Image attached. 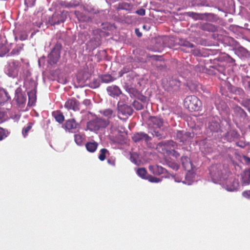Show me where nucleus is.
I'll list each match as a JSON object with an SVG mask.
<instances>
[{
	"label": "nucleus",
	"instance_id": "obj_1",
	"mask_svg": "<svg viewBox=\"0 0 250 250\" xmlns=\"http://www.w3.org/2000/svg\"><path fill=\"white\" fill-rule=\"evenodd\" d=\"M209 174L214 183L220 182L224 188L229 191H236L239 187L238 180L234 177H230L228 178L226 170L224 169L220 164L212 166L209 169Z\"/></svg>",
	"mask_w": 250,
	"mask_h": 250
},
{
	"label": "nucleus",
	"instance_id": "obj_2",
	"mask_svg": "<svg viewBox=\"0 0 250 250\" xmlns=\"http://www.w3.org/2000/svg\"><path fill=\"white\" fill-rule=\"evenodd\" d=\"M24 85L27 90L28 96V104L32 106L34 104L37 100V83L34 80L26 81Z\"/></svg>",
	"mask_w": 250,
	"mask_h": 250
},
{
	"label": "nucleus",
	"instance_id": "obj_3",
	"mask_svg": "<svg viewBox=\"0 0 250 250\" xmlns=\"http://www.w3.org/2000/svg\"><path fill=\"white\" fill-rule=\"evenodd\" d=\"M21 62L17 60H12L9 61L4 67V72L9 77L14 78L18 75Z\"/></svg>",
	"mask_w": 250,
	"mask_h": 250
},
{
	"label": "nucleus",
	"instance_id": "obj_4",
	"mask_svg": "<svg viewBox=\"0 0 250 250\" xmlns=\"http://www.w3.org/2000/svg\"><path fill=\"white\" fill-rule=\"evenodd\" d=\"M201 105V101L194 95L188 96L184 100V106L190 111L199 110Z\"/></svg>",
	"mask_w": 250,
	"mask_h": 250
},
{
	"label": "nucleus",
	"instance_id": "obj_5",
	"mask_svg": "<svg viewBox=\"0 0 250 250\" xmlns=\"http://www.w3.org/2000/svg\"><path fill=\"white\" fill-rule=\"evenodd\" d=\"M110 124V121L106 120L102 117H96L95 119L90 121L88 123V125L91 127V129L95 131H99L104 129Z\"/></svg>",
	"mask_w": 250,
	"mask_h": 250
},
{
	"label": "nucleus",
	"instance_id": "obj_6",
	"mask_svg": "<svg viewBox=\"0 0 250 250\" xmlns=\"http://www.w3.org/2000/svg\"><path fill=\"white\" fill-rule=\"evenodd\" d=\"M62 48V44L60 42H57L52 47L50 53L48 55V62L49 64H55L58 62L60 58Z\"/></svg>",
	"mask_w": 250,
	"mask_h": 250
},
{
	"label": "nucleus",
	"instance_id": "obj_7",
	"mask_svg": "<svg viewBox=\"0 0 250 250\" xmlns=\"http://www.w3.org/2000/svg\"><path fill=\"white\" fill-rule=\"evenodd\" d=\"M149 129L159 128L165 127H168L167 122H164V120L159 117H150L148 120Z\"/></svg>",
	"mask_w": 250,
	"mask_h": 250
},
{
	"label": "nucleus",
	"instance_id": "obj_8",
	"mask_svg": "<svg viewBox=\"0 0 250 250\" xmlns=\"http://www.w3.org/2000/svg\"><path fill=\"white\" fill-rule=\"evenodd\" d=\"M181 82L176 78H169L165 84V88L168 92H172L179 90Z\"/></svg>",
	"mask_w": 250,
	"mask_h": 250
},
{
	"label": "nucleus",
	"instance_id": "obj_9",
	"mask_svg": "<svg viewBox=\"0 0 250 250\" xmlns=\"http://www.w3.org/2000/svg\"><path fill=\"white\" fill-rule=\"evenodd\" d=\"M67 12L62 11L61 13H54L49 18L48 22L51 25H55L63 23L66 19Z\"/></svg>",
	"mask_w": 250,
	"mask_h": 250
},
{
	"label": "nucleus",
	"instance_id": "obj_10",
	"mask_svg": "<svg viewBox=\"0 0 250 250\" xmlns=\"http://www.w3.org/2000/svg\"><path fill=\"white\" fill-rule=\"evenodd\" d=\"M208 133L218 132L220 130V125L217 118H212L208 121L206 127Z\"/></svg>",
	"mask_w": 250,
	"mask_h": 250
},
{
	"label": "nucleus",
	"instance_id": "obj_11",
	"mask_svg": "<svg viewBox=\"0 0 250 250\" xmlns=\"http://www.w3.org/2000/svg\"><path fill=\"white\" fill-rule=\"evenodd\" d=\"M167 127L149 129V132L158 139H164L167 137Z\"/></svg>",
	"mask_w": 250,
	"mask_h": 250
},
{
	"label": "nucleus",
	"instance_id": "obj_12",
	"mask_svg": "<svg viewBox=\"0 0 250 250\" xmlns=\"http://www.w3.org/2000/svg\"><path fill=\"white\" fill-rule=\"evenodd\" d=\"M240 137L238 131L233 129H230L225 134L223 135V139L229 142L235 141Z\"/></svg>",
	"mask_w": 250,
	"mask_h": 250
},
{
	"label": "nucleus",
	"instance_id": "obj_13",
	"mask_svg": "<svg viewBox=\"0 0 250 250\" xmlns=\"http://www.w3.org/2000/svg\"><path fill=\"white\" fill-rule=\"evenodd\" d=\"M117 105L119 111L123 115L130 116L132 115L133 109L130 105L124 104L122 101H119Z\"/></svg>",
	"mask_w": 250,
	"mask_h": 250
},
{
	"label": "nucleus",
	"instance_id": "obj_14",
	"mask_svg": "<svg viewBox=\"0 0 250 250\" xmlns=\"http://www.w3.org/2000/svg\"><path fill=\"white\" fill-rule=\"evenodd\" d=\"M14 100L19 105H23L25 103L26 101V94L22 92L21 87H18L16 89Z\"/></svg>",
	"mask_w": 250,
	"mask_h": 250
},
{
	"label": "nucleus",
	"instance_id": "obj_15",
	"mask_svg": "<svg viewBox=\"0 0 250 250\" xmlns=\"http://www.w3.org/2000/svg\"><path fill=\"white\" fill-rule=\"evenodd\" d=\"M132 139L134 142H139L141 141H144L146 143L150 142L152 138L148 136L146 133L143 132H140L134 134Z\"/></svg>",
	"mask_w": 250,
	"mask_h": 250
},
{
	"label": "nucleus",
	"instance_id": "obj_16",
	"mask_svg": "<svg viewBox=\"0 0 250 250\" xmlns=\"http://www.w3.org/2000/svg\"><path fill=\"white\" fill-rule=\"evenodd\" d=\"M108 94L114 98H117L122 94V91L120 88L116 85H112L106 88Z\"/></svg>",
	"mask_w": 250,
	"mask_h": 250
},
{
	"label": "nucleus",
	"instance_id": "obj_17",
	"mask_svg": "<svg viewBox=\"0 0 250 250\" xmlns=\"http://www.w3.org/2000/svg\"><path fill=\"white\" fill-rule=\"evenodd\" d=\"M64 107L68 110L72 109L74 111L80 110L79 102L73 98L68 99L64 104Z\"/></svg>",
	"mask_w": 250,
	"mask_h": 250
},
{
	"label": "nucleus",
	"instance_id": "obj_18",
	"mask_svg": "<svg viewBox=\"0 0 250 250\" xmlns=\"http://www.w3.org/2000/svg\"><path fill=\"white\" fill-rule=\"evenodd\" d=\"M234 50L235 54L242 59H245L250 57V53L239 44Z\"/></svg>",
	"mask_w": 250,
	"mask_h": 250
},
{
	"label": "nucleus",
	"instance_id": "obj_19",
	"mask_svg": "<svg viewBox=\"0 0 250 250\" xmlns=\"http://www.w3.org/2000/svg\"><path fill=\"white\" fill-rule=\"evenodd\" d=\"M100 112L103 116L106 118V120L109 121L116 116V111L110 108L100 110Z\"/></svg>",
	"mask_w": 250,
	"mask_h": 250
},
{
	"label": "nucleus",
	"instance_id": "obj_20",
	"mask_svg": "<svg viewBox=\"0 0 250 250\" xmlns=\"http://www.w3.org/2000/svg\"><path fill=\"white\" fill-rule=\"evenodd\" d=\"M190 135L191 134L189 132L177 130L176 132V138L180 142L184 143L190 138Z\"/></svg>",
	"mask_w": 250,
	"mask_h": 250
},
{
	"label": "nucleus",
	"instance_id": "obj_21",
	"mask_svg": "<svg viewBox=\"0 0 250 250\" xmlns=\"http://www.w3.org/2000/svg\"><path fill=\"white\" fill-rule=\"evenodd\" d=\"M78 124L74 119H70L67 120L64 124V127L69 132H73V130L77 127Z\"/></svg>",
	"mask_w": 250,
	"mask_h": 250
},
{
	"label": "nucleus",
	"instance_id": "obj_22",
	"mask_svg": "<svg viewBox=\"0 0 250 250\" xmlns=\"http://www.w3.org/2000/svg\"><path fill=\"white\" fill-rule=\"evenodd\" d=\"M223 42L226 45L232 47L233 50H234L239 45V43L237 41L230 37H225L223 39Z\"/></svg>",
	"mask_w": 250,
	"mask_h": 250
},
{
	"label": "nucleus",
	"instance_id": "obj_23",
	"mask_svg": "<svg viewBox=\"0 0 250 250\" xmlns=\"http://www.w3.org/2000/svg\"><path fill=\"white\" fill-rule=\"evenodd\" d=\"M149 169L153 174L157 175L165 173L166 172V169L158 165L150 166Z\"/></svg>",
	"mask_w": 250,
	"mask_h": 250
},
{
	"label": "nucleus",
	"instance_id": "obj_24",
	"mask_svg": "<svg viewBox=\"0 0 250 250\" xmlns=\"http://www.w3.org/2000/svg\"><path fill=\"white\" fill-rule=\"evenodd\" d=\"M75 14L78 20L81 22H89L92 21L90 17L86 15L83 13L75 11Z\"/></svg>",
	"mask_w": 250,
	"mask_h": 250
},
{
	"label": "nucleus",
	"instance_id": "obj_25",
	"mask_svg": "<svg viewBox=\"0 0 250 250\" xmlns=\"http://www.w3.org/2000/svg\"><path fill=\"white\" fill-rule=\"evenodd\" d=\"M157 146L160 147L164 146L165 148H166L167 147H172L174 148L177 146V144L172 140H168L162 141L159 143Z\"/></svg>",
	"mask_w": 250,
	"mask_h": 250
},
{
	"label": "nucleus",
	"instance_id": "obj_26",
	"mask_svg": "<svg viewBox=\"0 0 250 250\" xmlns=\"http://www.w3.org/2000/svg\"><path fill=\"white\" fill-rule=\"evenodd\" d=\"M181 162L183 167L185 170L189 171L191 168V163L188 157H182Z\"/></svg>",
	"mask_w": 250,
	"mask_h": 250
},
{
	"label": "nucleus",
	"instance_id": "obj_27",
	"mask_svg": "<svg viewBox=\"0 0 250 250\" xmlns=\"http://www.w3.org/2000/svg\"><path fill=\"white\" fill-rule=\"evenodd\" d=\"M85 138V136L83 134L78 133L74 135L75 142L79 146H83V141Z\"/></svg>",
	"mask_w": 250,
	"mask_h": 250
},
{
	"label": "nucleus",
	"instance_id": "obj_28",
	"mask_svg": "<svg viewBox=\"0 0 250 250\" xmlns=\"http://www.w3.org/2000/svg\"><path fill=\"white\" fill-rule=\"evenodd\" d=\"M242 181L245 185L250 184V168L246 169L242 174Z\"/></svg>",
	"mask_w": 250,
	"mask_h": 250
},
{
	"label": "nucleus",
	"instance_id": "obj_29",
	"mask_svg": "<svg viewBox=\"0 0 250 250\" xmlns=\"http://www.w3.org/2000/svg\"><path fill=\"white\" fill-rule=\"evenodd\" d=\"M11 100L9 93L3 90L0 92V104H2Z\"/></svg>",
	"mask_w": 250,
	"mask_h": 250
},
{
	"label": "nucleus",
	"instance_id": "obj_30",
	"mask_svg": "<svg viewBox=\"0 0 250 250\" xmlns=\"http://www.w3.org/2000/svg\"><path fill=\"white\" fill-rule=\"evenodd\" d=\"M86 150L90 152H94L97 149L98 144L96 142H87L85 144Z\"/></svg>",
	"mask_w": 250,
	"mask_h": 250
},
{
	"label": "nucleus",
	"instance_id": "obj_31",
	"mask_svg": "<svg viewBox=\"0 0 250 250\" xmlns=\"http://www.w3.org/2000/svg\"><path fill=\"white\" fill-rule=\"evenodd\" d=\"M52 116L55 118L56 122L60 124L62 123L64 121V117L62 113H61L60 111H57L53 112Z\"/></svg>",
	"mask_w": 250,
	"mask_h": 250
},
{
	"label": "nucleus",
	"instance_id": "obj_32",
	"mask_svg": "<svg viewBox=\"0 0 250 250\" xmlns=\"http://www.w3.org/2000/svg\"><path fill=\"white\" fill-rule=\"evenodd\" d=\"M202 29L205 31L213 32L216 31L217 28L212 24L206 23L202 25Z\"/></svg>",
	"mask_w": 250,
	"mask_h": 250
},
{
	"label": "nucleus",
	"instance_id": "obj_33",
	"mask_svg": "<svg viewBox=\"0 0 250 250\" xmlns=\"http://www.w3.org/2000/svg\"><path fill=\"white\" fill-rule=\"evenodd\" d=\"M109 125H110L109 130L110 133L114 134L118 130L119 126L118 121H110V124Z\"/></svg>",
	"mask_w": 250,
	"mask_h": 250
},
{
	"label": "nucleus",
	"instance_id": "obj_34",
	"mask_svg": "<svg viewBox=\"0 0 250 250\" xmlns=\"http://www.w3.org/2000/svg\"><path fill=\"white\" fill-rule=\"evenodd\" d=\"M33 123L28 122L26 126H25L22 130V135L24 138H25L28 135L29 131L32 128Z\"/></svg>",
	"mask_w": 250,
	"mask_h": 250
},
{
	"label": "nucleus",
	"instance_id": "obj_35",
	"mask_svg": "<svg viewBox=\"0 0 250 250\" xmlns=\"http://www.w3.org/2000/svg\"><path fill=\"white\" fill-rule=\"evenodd\" d=\"M235 111L237 115L240 116L242 119H245L247 116L246 112L240 107H236Z\"/></svg>",
	"mask_w": 250,
	"mask_h": 250
},
{
	"label": "nucleus",
	"instance_id": "obj_36",
	"mask_svg": "<svg viewBox=\"0 0 250 250\" xmlns=\"http://www.w3.org/2000/svg\"><path fill=\"white\" fill-rule=\"evenodd\" d=\"M115 78L110 75H104L101 77V81L104 83H109L113 82Z\"/></svg>",
	"mask_w": 250,
	"mask_h": 250
},
{
	"label": "nucleus",
	"instance_id": "obj_37",
	"mask_svg": "<svg viewBox=\"0 0 250 250\" xmlns=\"http://www.w3.org/2000/svg\"><path fill=\"white\" fill-rule=\"evenodd\" d=\"M207 14H200L194 12H189L188 15L189 17H192L193 19L197 20H202L204 18V15Z\"/></svg>",
	"mask_w": 250,
	"mask_h": 250
},
{
	"label": "nucleus",
	"instance_id": "obj_38",
	"mask_svg": "<svg viewBox=\"0 0 250 250\" xmlns=\"http://www.w3.org/2000/svg\"><path fill=\"white\" fill-rule=\"evenodd\" d=\"M137 174L142 178L146 179L148 176L146 175L147 172L145 168H139L137 170Z\"/></svg>",
	"mask_w": 250,
	"mask_h": 250
},
{
	"label": "nucleus",
	"instance_id": "obj_39",
	"mask_svg": "<svg viewBox=\"0 0 250 250\" xmlns=\"http://www.w3.org/2000/svg\"><path fill=\"white\" fill-rule=\"evenodd\" d=\"M131 6L130 4L126 2H122L119 4L118 9L120 10H130Z\"/></svg>",
	"mask_w": 250,
	"mask_h": 250
},
{
	"label": "nucleus",
	"instance_id": "obj_40",
	"mask_svg": "<svg viewBox=\"0 0 250 250\" xmlns=\"http://www.w3.org/2000/svg\"><path fill=\"white\" fill-rule=\"evenodd\" d=\"M23 44H19L17 45L10 53L11 55H18L20 51L22 49Z\"/></svg>",
	"mask_w": 250,
	"mask_h": 250
},
{
	"label": "nucleus",
	"instance_id": "obj_41",
	"mask_svg": "<svg viewBox=\"0 0 250 250\" xmlns=\"http://www.w3.org/2000/svg\"><path fill=\"white\" fill-rule=\"evenodd\" d=\"M100 85V82L99 79H94L89 83V85L91 88H98Z\"/></svg>",
	"mask_w": 250,
	"mask_h": 250
},
{
	"label": "nucleus",
	"instance_id": "obj_42",
	"mask_svg": "<svg viewBox=\"0 0 250 250\" xmlns=\"http://www.w3.org/2000/svg\"><path fill=\"white\" fill-rule=\"evenodd\" d=\"M108 152V150L106 148L101 149L100 151L99 159L102 161L104 160L106 158V154Z\"/></svg>",
	"mask_w": 250,
	"mask_h": 250
},
{
	"label": "nucleus",
	"instance_id": "obj_43",
	"mask_svg": "<svg viewBox=\"0 0 250 250\" xmlns=\"http://www.w3.org/2000/svg\"><path fill=\"white\" fill-rule=\"evenodd\" d=\"M8 118L6 112L0 110V124L6 121Z\"/></svg>",
	"mask_w": 250,
	"mask_h": 250
},
{
	"label": "nucleus",
	"instance_id": "obj_44",
	"mask_svg": "<svg viewBox=\"0 0 250 250\" xmlns=\"http://www.w3.org/2000/svg\"><path fill=\"white\" fill-rule=\"evenodd\" d=\"M8 134L9 132L7 130L0 127V141H1L7 137Z\"/></svg>",
	"mask_w": 250,
	"mask_h": 250
},
{
	"label": "nucleus",
	"instance_id": "obj_45",
	"mask_svg": "<svg viewBox=\"0 0 250 250\" xmlns=\"http://www.w3.org/2000/svg\"><path fill=\"white\" fill-rule=\"evenodd\" d=\"M7 52L6 46L2 43H0V57L4 56Z\"/></svg>",
	"mask_w": 250,
	"mask_h": 250
},
{
	"label": "nucleus",
	"instance_id": "obj_46",
	"mask_svg": "<svg viewBox=\"0 0 250 250\" xmlns=\"http://www.w3.org/2000/svg\"><path fill=\"white\" fill-rule=\"evenodd\" d=\"M133 106L136 110H141L144 107L142 104L138 101H134L133 103Z\"/></svg>",
	"mask_w": 250,
	"mask_h": 250
},
{
	"label": "nucleus",
	"instance_id": "obj_47",
	"mask_svg": "<svg viewBox=\"0 0 250 250\" xmlns=\"http://www.w3.org/2000/svg\"><path fill=\"white\" fill-rule=\"evenodd\" d=\"M146 179L152 183H159L161 181V179L156 178L151 175H148Z\"/></svg>",
	"mask_w": 250,
	"mask_h": 250
},
{
	"label": "nucleus",
	"instance_id": "obj_48",
	"mask_svg": "<svg viewBox=\"0 0 250 250\" xmlns=\"http://www.w3.org/2000/svg\"><path fill=\"white\" fill-rule=\"evenodd\" d=\"M193 182V180L192 178H189L188 177V175H187L185 177V180L182 182L185 184H187L188 185H190L192 184V182Z\"/></svg>",
	"mask_w": 250,
	"mask_h": 250
},
{
	"label": "nucleus",
	"instance_id": "obj_49",
	"mask_svg": "<svg viewBox=\"0 0 250 250\" xmlns=\"http://www.w3.org/2000/svg\"><path fill=\"white\" fill-rule=\"evenodd\" d=\"M242 194L244 197L250 200V190L244 191Z\"/></svg>",
	"mask_w": 250,
	"mask_h": 250
},
{
	"label": "nucleus",
	"instance_id": "obj_50",
	"mask_svg": "<svg viewBox=\"0 0 250 250\" xmlns=\"http://www.w3.org/2000/svg\"><path fill=\"white\" fill-rule=\"evenodd\" d=\"M224 58H225L226 61L229 63H233L235 62V60L228 54H226L224 56Z\"/></svg>",
	"mask_w": 250,
	"mask_h": 250
},
{
	"label": "nucleus",
	"instance_id": "obj_51",
	"mask_svg": "<svg viewBox=\"0 0 250 250\" xmlns=\"http://www.w3.org/2000/svg\"><path fill=\"white\" fill-rule=\"evenodd\" d=\"M120 97V100L119 101H122L123 102H124V104H126V102L128 100V98L126 96H125L124 94H122L119 96Z\"/></svg>",
	"mask_w": 250,
	"mask_h": 250
},
{
	"label": "nucleus",
	"instance_id": "obj_52",
	"mask_svg": "<svg viewBox=\"0 0 250 250\" xmlns=\"http://www.w3.org/2000/svg\"><path fill=\"white\" fill-rule=\"evenodd\" d=\"M192 53L194 56H199L202 55L201 53L200 52V50L198 49H194L192 50Z\"/></svg>",
	"mask_w": 250,
	"mask_h": 250
},
{
	"label": "nucleus",
	"instance_id": "obj_53",
	"mask_svg": "<svg viewBox=\"0 0 250 250\" xmlns=\"http://www.w3.org/2000/svg\"><path fill=\"white\" fill-rule=\"evenodd\" d=\"M136 13L140 16H144L146 14L145 10L143 8H140L136 11Z\"/></svg>",
	"mask_w": 250,
	"mask_h": 250
},
{
	"label": "nucleus",
	"instance_id": "obj_54",
	"mask_svg": "<svg viewBox=\"0 0 250 250\" xmlns=\"http://www.w3.org/2000/svg\"><path fill=\"white\" fill-rule=\"evenodd\" d=\"M183 45L189 48H193L194 45L193 43H191L188 41H186L183 43Z\"/></svg>",
	"mask_w": 250,
	"mask_h": 250
},
{
	"label": "nucleus",
	"instance_id": "obj_55",
	"mask_svg": "<svg viewBox=\"0 0 250 250\" xmlns=\"http://www.w3.org/2000/svg\"><path fill=\"white\" fill-rule=\"evenodd\" d=\"M170 153L173 156L175 157H178L180 156V154L179 153L177 152L176 151H175L174 149H172L170 151Z\"/></svg>",
	"mask_w": 250,
	"mask_h": 250
},
{
	"label": "nucleus",
	"instance_id": "obj_56",
	"mask_svg": "<svg viewBox=\"0 0 250 250\" xmlns=\"http://www.w3.org/2000/svg\"><path fill=\"white\" fill-rule=\"evenodd\" d=\"M236 145L237 146H238L241 147H244L245 146V144L243 142H238L236 143Z\"/></svg>",
	"mask_w": 250,
	"mask_h": 250
},
{
	"label": "nucleus",
	"instance_id": "obj_57",
	"mask_svg": "<svg viewBox=\"0 0 250 250\" xmlns=\"http://www.w3.org/2000/svg\"><path fill=\"white\" fill-rule=\"evenodd\" d=\"M130 160L132 163H134L135 164L138 165L137 160L134 157V156H130Z\"/></svg>",
	"mask_w": 250,
	"mask_h": 250
},
{
	"label": "nucleus",
	"instance_id": "obj_58",
	"mask_svg": "<svg viewBox=\"0 0 250 250\" xmlns=\"http://www.w3.org/2000/svg\"><path fill=\"white\" fill-rule=\"evenodd\" d=\"M83 104H85V105H89L91 104V101L90 100L88 99H85L83 101Z\"/></svg>",
	"mask_w": 250,
	"mask_h": 250
},
{
	"label": "nucleus",
	"instance_id": "obj_59",
	"mask_svg": "<svg viewBox=\"0 0 250 250\" xmlns=\"http://www.w3.org/2000/svg\"><path fill=\"white\" fill-rule=\"evenodd\" d=\"M135 33L136 34V35L138 37H140L142 36V33L140 32L139 31V29L138 28H136L135 29Z\"/></svg>",
	"mask_w": 250,
	"mask_h": 250
},
{
	"label": "nucleus",
	"instance_id": "obj_60",
	"mask_svg": "<svg viewBox=\"0 0 250 250\" xmlns=\"http://www.w3.org/2000/svg\"><path fill=\"white\" fill-rule=\"evenodd\" d=\"M173 169L177 170L179 168V166L175 163H172L170 166Z\"/></svg>",
	"mask_w": 250,
	"mask_h": 250
},
{
	"label": "nucleus",
	"instance_id": "obj_61",
	"mask_svg": "<svg viewBox=\"0 0 250 250\" xmlns=\"http://www.w3.org/2000/svg\"><path fill=\"white\" fill-rule=\"evenodd\" d=\"M107 162L109 164L111 165H112V166H115V161L114 160H110V159H108L107 160Z\"/></svg>",
	"mask_w": 250,
	"mask_h": 250
},
{
	"label": "nucleus",
	"instance_id": "obj_62",
	"mask_svg": "<svg viewBox=\"0 0 250 250\" xmlns=\"http://www.w3.org/2000/svg\"><path fill=\"white\" fill-rule=\"evenodd\" d=\"M64 6L66 8H70L72 7L73 6V5L70 2H67Z\"/></svg>",
	"mask_w": 250,
	"mask_h": 250
},
{
	"label": "nucleus",
	"instance_id": "obj_63",
	"mask_svg": "<svg viewBox=\"0 0 250 250\" xmlns=\"http://www.w3.org/2000/svg\"><path fill=\"white\" fill-rule=\"evenodd\" d=\"M27 38V36L25 35V36H21L20 37V40H25Z\"/></svg>",
	"mask_w": 250,
	"mask_h": 250
},
{
	"label": "nucleus",
	"instance_id": "obj_64",
	"mask_svg": "<svg viewBox=\"0 0 250 250\" xmlns=\"http://www.w3.org/2000/svg\"><path fill=\"white\" fill-rule=\"evenodd\" d=\"M247 82L248 83V87L250 89V77H248Z\"/></svg>",
	"mask_w": 250,
	"mask_h": 250
}]
</instances>
